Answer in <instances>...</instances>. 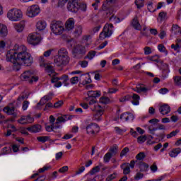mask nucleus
I'll list each match as a JSON object with an SVG mask.
<instances>
[{
  "label": "nucleus",
  "mask_w": 181,
  "mask_h": 181,
  "mask_svg": "<svg viewBox=\"0 0 181 181\" xmlns=\"http://www.w3.org/2000/svg\"><path fill=\"white\" fill-rule=\"evenodd\" d=\"M100 170V166H95L90 171V175H95V173H98V172Z\"/></svg>",
  "instance_id": "obj_47"
},
{
  "label": "nucleus",
  "mask_w": 181,
  "mask_h": 181,
  "mask_svg": "<svg viewBox=\"0 0 181 181\" xmlns=\"http://www.w3.org/2000/svg\"><path fill=\"white\" fill-rule=\"evenodd\" d=\"M132 98L133 100L132 101L133 105H139V100H141V97H139L138 94L134 93Z\"/></svg>",
  "instance_id": "obj_29"
},
{
  "label": "nucleus",
  "mask_w": 181,
  "mask_h": 181,
  "mask_svg": "<svg viewBox=\"0 0 181 181\" xmlns=\"http://www.w3.org/2000/svg\"><path fill=\"white\" fill-rule=\"evenodd\" d=\"M40 37L37 35V33H30L27 37V42L29 45L36 46L40 43Z\"/></svg>",
  "instance_id": "obj_9"
},
{
  "label": "nucleus",
  "mask_w": 181,
  "mask_h": 181,
  "mask_svg": "<svg viewBox=\"0 0 181 181\" xmlns=\"http://www.w3.org/2000/svg\"><path fill=\"white\" fill-rule=\"evenodd\" d=\"M91 111H95V114L93 115V121H101L103 119V115H104V108L99 104H95L93 107H90Z\"/></svg>",
  "instance_id": "obj_7"
},
{
  "label": "nucleus",
  "mask_w": 181,
  "mask_h": 181,
  "mask_svg": "<svg viewBox=\"0 0 181 181\" xmlns=\"http://www.w3.org/2000/svg\"><path fill=\"white\" fill-rule=\"evenodd\" d=\"M81 81L82 82V84L83 86H86V84H90L91 83V76L90 74H84L81 75Z\"/></svg>",
  "instance_id": "obj_17"
},
{
  "label": "nucleus",
  "mask_w": 181,
  "mask_h": 181,
  "mask_svg": "<svg viewBox=\"0 0 181 181\" xmlns=\"http://www.w3.org/2000/svg\"><path fill=\"white\" fill-rule=\"evenodd\" d=\"M144 177V174L141 173H137L134 176V180H140Z\"/></svg>",
  "instance_id": "obj_57"
},
{
  "label": "nucleus",
  "mask_w": 181,
  "mask_h": 181,
  "mask_svg": "<svg viewBox=\"0 0 181 181\" xmlns=\"http://www.w3.org/2000/svg\"><path fill=\"white\" fill-rule=\"evenodd\" d=\"M40 13V8L37 5H33L28 8L27 9V16L29 18H34Z\"/></svg>",
  "instance_id": "obj_14"
},
{
  "label": "nucleus",
  "mask_w": 181,
  "mask_h": 181,
  "mask_svg": "<svg viewBox=\"0 0 181 181\" xmlns=\"http://www.w3.org/2000/svg\"><path fill=\"white\" fill-rule=\"evenodd\" d=\"M52 100V97L50 95H45L41 98L40 103H38V105H45L47 103V101Z\"/></svg>",
  "instance_id": "obj_35"
},
{
  "label": "nucleus",
  "mask_w": 181,
  "mask_h": 181,
  "mask_svg": "<svg viewBox=\"0 0 181 181\" xmlns=\"http://www.w3.org/2000/svg\"><path fill=\"white\" fill-rule=\"evenodd\" d=\"M78 83V77L75 76L71 78V84H77Z\"/></svg>",
  "instance_id": "obj_64"
},
{
  "label": "nucleus",
  "mask_w": 181,
  "mask_h": 181,
  "mask_svg": "<svg viewBox=\"0 0 181 181\" xmlns=\"http://www.w3.org/2000/svg\"><path fill=\"white\" fill-rule=\"evenodd\" d=\"M20 132L21 134H23V135H29V132H28V127H21L20 128Z\"/></svg>",
  "instance_id": "obj_58"
},
{
  "label": "nucleus",
  "mask_w": 181,
  "mask_h": 181,
  "mask_svg": "<svg viewBox=\"0 0 181 181\" xmlns=\"http://www.w3.org/2000/svg\"><path fill=\"white\" fill-rule=\"evenodd\" d=\"M37 140L38 141V142H42V144H45V142H47V141H49V136H38L37 137Z\"/></svg>",
  "instance_id": "obj_40"
},
{
  "label": "nucleus",
  "mask_w": 181,
  "mask_h": 181,
  "mask_svg": "<svg viewBox=\"0 0 181 181\" xmlns=\"http://www.w3.org/2000/svg\"><path fill=\"white\" fill-rule=\"evenodd\" d=\"M132 25L136 30H141L142 29V27L141 26V24H139V21H138V17H135L132 23Z\"/></svg>",
  "instance_id": "obj_24"
},
{
  "label": "nucleus",
  "mask_w": 181,
  "mask_h": 181,
  "mask_svg": "<svg viewBox=\"0 0 181 181\" xmlns=\"http://www.w3.org/2000/svg\"><path fill=\"white\" fill-rule=\"evenodd\" d=\"M3 111L6 112V114H8V115H13L15 112V107H11L9 106H7L3 109Z\"/></svg>",
  "instance_id": "obj_31"
},
{
  "label": "nucleus",
  "mask_w": 181,
  "mask_h": 181,
  "mask_svg": "<svg viewBox=\"0 0 181 181\" xmlns=\"http://www.w3.org/2000/svg\"><path fill=\"white\" fill-rule=\"evenodd\" d=\"M6 46V42L5 41H0V52H4L5 50V47Z\"/></svg>",
  "instance_id": "obj_56"
},
{
  "label": "nucleus",
  "mask_w": 181,
  "mask_h": 181,
  "mask_svg": "<svg viewBox=\"0 0 181 181\" xmlns=\"http://www.w3.org/2000/svg\"><path fill=\"white\" fill-rule=\"evenodd\" d=\"M14 52L8 51L6 55V62L13 63L14 71H19L22 66H32L33 57L28 52V48L25 45H16L13 47Z\"/></svg>",
  "instance_id": "obj_1"
},
{
  "label": "nucleus",
  "mask_w": 181,
  "mask_h": 181,
  "mask_svg": "<svg viewBox=\"0 0 181 181\" xmlns=\"http://www.w3.org/2000/svg\"><path fill=\"white\" fill-rule=\"evenodd\" d=\"M159 111L162 115H166L170 112V107L168 105H163L160 107Z\"/></svg>",
  "instance_id": "obj_20"
},
{
  "label": "nucleus",
  "mask_w": 181,
  "mask_h": 181,
  "mask_svg": "<svg viewBox=\"0 0 181 181\" xmlns=\"http://www.w3.org/2000/svg\"><path fill=\"white\" fill-rule=\"evenodd\" d=\"M150 169L153 173L158 171V165H156V163H153V165L150 167Z\"/></svg>",
  "instance_id": "obj_63"
},
{
  "label": "nucleus",
  "mask_w": 181,
  "mask_h": 181,
  "mask_svg": "<svg viewBox=\"0 0 181 181\" xmlns=\"http://www.w3.org/2000/svg\"><path fill=\"white\" fill-rule=\"evenodd\" d=\"M23 16L22 11L15 8L10 9L7 13V18L13 22L21 21Z\"/></svg>",
  "instance_id": "obj_3"
},
{
  "label": "nucleus",
  "mask_w": 181,
  "mask_h": 181,
  "mask_svg": "<svg viewBox=\"0 0 181 181\" xmlns=\"http://www.w3.org/2000/svg\"><path fill=\"white\" fill-rule=\"evenodd\" d=\"M144 54L148 55V54H151V53H152V49H151L149 47H145L144 48Z\"/></svg>",
  "instance_id": "obj_60"
},
{
  "label": "nucleus",
  "mask_w": 181,
  "mask_h": 181,
  "mask_svg": "<svg viewBox=\"0 0 181 181\" xmlns=\"http://www.w3.org/2000/svg\"><path fill=\"white\" fill-rule=\"evenodd\" d=\"M35 119L30 115L22 116L18 120V122L19 124H22L23 125L25 124H32L34 122Z\"/></svg>",
  "instance_id": "obj_15"
},
{
  "label": "nucleus",
  "mask_w": 181,
  "mask_h": 181,
  "mask_svg": "<svg viewBox=\"0 0 181 181\" xmlns=\"http://www.w3.org/2000/svg\"><path fill=\"white\" fill-rule=\"evenodd\" d=\"M145 141H146V136H141L137 138V141L139 144H144Z\"/></svg>",
  "instance_id": "obj_52"
},
{
  "label": "nucleus",
  "mask_w": 181,
  "mask_h": 181,
  "mask_svg": "<svg viewBox=\"0 0 181 181\" xmlns=\"http://www.w3.org/2000/svg\"><path fill=\"white\" fill-rule=\"evenodd\" d=\"M11 148L10 146L4 147L1 150V155H8V153H11Z\"/></svg>",
  "instance_id": "obj_41"
},
{
  "label": "nucleus",
  "mask_w": 181,
  "mask_h": 181,
  "mask_svg": "<svg viewBox=\"0 0 181 181\" xmlns=\"http://www.w3.org/2000/svg\"><path fill=\"white\" fill-rule=\"evenodd\" d=\"M99 103L100 104H108V103H110V98L107 97H102L100 98Z\"/></svg>",
  "instance_id": "obj_45"
},
{
  "label": "nucleus",
  "mask_w": 181,
  "mask_h": 181,
  "mask_svg": "<svg viewBox=\"0 0 181 181\" xmlns=\"http://www.w3.org/2000/svg\"><path fill=\"white\" fill-rule=\"evenodd\" d=\"M114 30V25L111 23H106L103 28V30L100 34V39L103 40L105 37H110L112 35V30Z\"/></svg>",
  "instance_id": "obj_8"
},
{
  "label": "nucleus",
  "mask_w": 181,
  "mask_h": 181,
  "mask_svg": "<svg viewBox=\"0 0 181 181\" xmlns=\"http://www.w3.org/2000/svg\"><path fill=\"white\" fill-rule=\"evenodd\" d=\"M59 80H61L62 84H64V86H67L69 84H70V82H69V76L67 75H63L59 77Z\"/></svg>",
  "instance_id": "obj_34"
},
{
  "label": "nucleus",
  "mask_w": 181,
  "mask_h": 181,
  "mask_svg": "<svg viewBox=\"0 0 181 181\" xmlns=\"http://www.w3.org/2000/svg\"><path fill=\"white\" fill-rule=\"evenodd\" d=\"M144 0H136L135 4L136 5L138 9H141V8H144Z\"/></svg>",
  "instance_id": "obj_39"
},
{
  "label": "nucleus",
  "mask_w": 181,
  "mask_h": 181,
  "mask_svg": "<svg viewBox=\"0 0 181 181\" xmlns=\"http://www.w3.org/2000/svg\"><path fill=\"white\" fill-rule=\"evenodd\" d=\"M74 50L76 53H79V54H84L86 53V47L80 45H76Z\"/></svg>",
  "instance_id": "obj_26"
},
{
  "label": "nucleus",
  "mask_w": 181,
  "mask_h": 181,
  "mask_svg": "<svg viewBox=\"0 0 181 181\" xmlns=\"http://www.w3.org/2000/svg\"><path fill=\"white\" fill-rule=\"evenodd\" d=\"M108 153H110L111 156H115L118 153V146L114 145L112 147H110Z\"/></svg>",
  "instance_id": "obj_33"
},
{
  "label": "nucleus",
  "mask_w": 181,
  "mask_h": 181,
  "mask_svg": "<svg viewBox=\"0 0 181 181\" xmlns=\"http://www.w3.org/2000/svg\"><path fill=\"white\" fill-rule=\"evenodd\" d=\"M73 118V116L70 115H63V116H59L57 120L56 123L53 124V128H54V132L56 131V129H59L60 122H66V121H69V119H71Z\"/></svg>",
  "instance_id": "obj_13"
},
{
  "label": "nucleus",
  "mask_w": 181,
  "mask_h": 181,
  "mask_svg": "<svg viewBox=\"0 0 181 181\" xmlns=\"http://www.w3.org/2000/svg\"><path fill=\"white\" fill-rule=\"evenodd\" d=\"M45 64H47V63H46V60H45V57H40V66L41 67H43V66H45Z\"/></svg>",
  "instance_id": "obj_61"
},
{
  "label": "nucleus",
  "mask_w": 181,
  "mask_h": 181,
  "mask_svg": "<svg viewBox=\"0 0 181 181\" xmlns=\"http://www.w3.org/2000/svg\"><path fill=\"white\" fill-rule=\"evenodd\" d=\"M100 132V126L96 123H90L86 126V133L88 135H97Z\"/></svg>",
  "instance_id": "obj_11"
},
{
  "label": "nucleus",
  "mask_w": 181,
  "mask_h": 181,
  "mask_svg": "<svg viewBox=\"0 0 181 181\" xmlns=\"http://www.w3.org/2000/svg\"><path fill=\"white\" fill-rule=\"evenodd\" d=\"M8 35V28L6 25L0 23V37H5Z\"/></svg>",
  "instance_id": "obj_21"
},
{
  "label": "nucleus",
  "mask_w": 181,
  "mask_h": 181,
  "mask_svg": "<svg viewBox=\"0 0 181 181\" xmlns=\"http://www.w3.org/2000/svg\"><path fill=\"white\" fill-rule=\"evenodd\" d=\"M75 23H76V21H74V18H69L65 23L66 30H68V31L73 30V29H74Z\"/></svg>",
  "instance_id": "obj_16"
},
{
  "label": "nucleus",
  "mask_w": 181,
  "mask_h": 181,
  "mask_svg": "<svg viewBox=\"0 0 181 181\" xmlns=\"http://www.w3.org/2000/svg\"><path fill=\"white\" fill-rule=\"evenodd\" d=\"M115 177H117V173H114L113 174L110 175L106 178V181L114 180V179H115Z\"/></svg>",
  "instance_id": "obj_55"
},
{
  "label": "nucleus",
  "mask_w": 181,
  "mask_h": 181,
  "mask_svg": "<svg viewBox=\"0 0 181 181\" xmlns=\"http://www.w3.org/2000/svg\"><path fill=\"white\" fill-rule=\"evenodd\" d=\"M134 91L136 93H146V91H149V88L145 87L144 85H137L135 88H133Z\"/></svg>",
  "instance_id": "obj_22"
},
{
  "label": "nucleus",
  "mask_w": 181,
  "mask_h": 181,
  "mask_svg": "<svg viewBox=\"0 0 181 181\" xmlns=\"http://www.w3.org/2000/svg\"><path fill=\"white\" fill-rule=\"evenodd\" d=\"M51 83H54V87H62V83L60 81V77L56 76V75H53L51 78Z\"/></svg>",
  "instance_id": "obj_19"
},
{
  "label": "nucleus",
  "mask_w": 181,
  "mask_h": 181,
  "mask_svg": "<svg viewBox=\"0 0 181 181\" xmlns=\"http://www.w3.org/2000/svg\"><path fill=\"white\" fill-rule=\"evenodd\" d=\"M13 26L16 32L21 33L23 30V29H25V21H21L18 23H14Z\"/></svg>",
  "instance_id": "obj_23"
},
{
  "label": "nucleus",
  "mask_w": 181,
  "mask_h": 181,
  "mask_svg": "<svg viewBox=\"0 0 181 181\" xmlns=\"http://www.w3.org/2000/svg\"><path fill=\"white\" fill-rule=\"evenodd\" d=\"M83 33V27L81 25H78L75 28V30L74 32V35L75 37H78L79 36H81Z\"/></svg>",
  "instance_id": "obj_32"
},
{
  "label": "nucleus",
  "mask_w": 181,
  "mask_h": 181,
  "mask_svg": "<svg viewBox=\"0 0 181 181\" xmlns=\"http://www.w3.org/2000/svg\"><path fill=\"white\" fill-rule=\"evenodd\" d=\"M112 158V156H111L110 153H107L104 157H103V162L105 163H108L110 160H111V158Z\"/></svg>",
  "instance_id": "obj_38"
},
{
  "label": "nucleus",
  "mask_w": 181,
  "mask_h": 181,
  "mask_svg": "<svg viewBox=\"0 0 181 181\" xmlns=\"http://www.w3.org/2000/svg\"><path fill=\"white\" fill-rule=\"evenodd\" d=\"M46 21H40L36 24V28L38 30H45L46 29Z\"/></svg>",
  "instance_id": "obj_28"
},
{
  "label": "nucleus",
  "mask_w": 181,
  "mask_h": 181,
  "mask_svg": "<svg viewBox=\"0 0 181 181\" xmlns=\"http://www.w3.org/2000/svg\"><path fill=\"white\" fill-rule=\"evenodd\" d=\"M181 152V148H173L171 151L168 153L169 156L170 158H176L179 153Z\"/></svg>",
  "instance_id": "obj_25"
},
{
  "label": "nucleus",
  "mask_w": 181,
  "mask_h": 181,
  "mask_svg": "<svg viewBox=\"0 0 181 181\" xmlns=\"http://www.w3.org/2000/svg\"><path fill=\"white\" fill-rule=\"evenodd\" d=\"M137 165L139 168L141 172H146V170H148V168H149V165L144 162H139Z\"/></svg>",
  "instance_id": "obj_27"
},
{
  "label": "nucleus",
  "mask_w": 181,
  "mask_h": 181,
  "mask_svg": "<svg viewBox=\"0 0 181 181\" xmlns=\"http://www.w3.org/2000/svg\"><path fill=\"white\" fill-rule=\"evenodd\" d=\"M147 8L148 9L149 12H155L156 9H153V3L149 1L147 4Z\"/></svg>",
  "instance_id": "obj_49"
},
{
  "label": "nucleus",
  "mask_w": 181,
  "mask_h": 181,
  "mask_svg": "<svg viewBox=\"0 0 181 181\" xmlns=\"http://www.w3.org/2000/svg\"><path fill=\"white\" fill-rule=\"evenodd\" d=\"M113 1L115 0H106L102 6V11H104L105 12H106V11H108V9L110 8V5L112 4Z\"/></svg>",
  "instance_id": "obj_30"
},
{
  "label": "nucleus",
  "mask_w": 181,
  "mask_h": 181,
  "mask_svg": "<svg viewBox=\"0 0 181 181\" xmlns=\"http://www.w3.org/2000/svg\"><path fill=\"white\" fill-rule=\"evenodd\" d=\"M129 152V148L125 147L123 148L120 153V158H123V156H125Z\"/></svg>",
  "instance_id": "obj_48"
},
{
  "label": "nucleus",
  "mask_w": 181,
  "mask_h": 181,
  "mask_svg": "<svg viewBox=\"0 0 181 181\" xmlns=\"http://www.w3.org/2000/svg\"><path fill=\"white\" fill-rule=\"evenodd\" d=\"M70 62V57H69V52L66 48H61L58 51V56L54 57V63L56 66H60L64 64H67Z\"/></svg>",
  "instance_id": "obj_2"
},
{
  "label": "nucleus",
  "mask_w": 181,
  "mask_h": 181,
  "mask_svg": "<svg viewBox=\"0 0 181 181\" xmlns=\"http://www.w3.org/2000/svg\"><path fill=\"white\" fill-rule=\"evenodd\" d=\"M79 66H81V67H83V69H85V67H87V66H88V62L84 60V61H80L78 62Z\"/></svg>",
  "instance_id": "obj_54"
},
{
  "label": "nucleus",
  "mask_w": 181,
  "mask_h": 181,
  "mask_svg": "<svg viewBox=\"0 0 181 181\" xmlns=\"http://www.w3.org/2000/svg\"><path fill=\"white\" fill-rule=\"evenodd\" d=\"M50 28L54 35H62L64 32V25L62 21H52L50 24Z\"/></svg>",
  "instance_id": "obj_6"
},
{
  "label": "nucleus",
  "mask_w": 181,
  "mask_h": 181,
  "mask_svg": "<svg viewBox=\"0 0 181 181\" xmlns=\"http://www.w3.org/2000/svg\"><path fill=\"white\" fill-rule=\"evenodd\" d=\"M131 98V96L129 95H127L124 97L119 99V101L121 103H125V101H129V99Z\"/></svg>",
  "instance_id": "obj_59"
},
{
  "label": "nucleus",
  "mask_w": 181,
  "mask_h": 181,
  "mask_svg": "<svg viewBox=\"0 0 181 181\" xmlns=\"http://www.w3.org/2000/svg\"><path fill=\"white\" fill-rule=\"evenodd\" d=\"M28 107H29V101L25 100L23 103V106H22L23 111H26L28 110Z\"/></svg>",
  "instance_id": "obj_62"
},
{
  "label": "nucleus",
  "mask_w": 181,
  "mask_h": 181,
  "mask_svg": "<svg viewBox=\"0 0 181 181\" xmlns=\"http://www.w3.org/2000/svg\"><path fill=\"white\" fill-rule=\"evenodd\" d=\"M25 98H29V94L28 93H23L22 95H20L18 98V101L22 102Z\"/></svg>",
  "instance_id": "obj_44"
},
{
  "label": "nucleus",
  "mask_w": 181,
  "mask_h": 181,
  "mask_svg": "<svg viewBox=\"0 0 181 181\" xmlns=\"http://www.w3.org/2000/svg\"><path fill=\"white\" fill-rule=\"evenodd\" d=\"M96 53L97 52L95 51L89 52L87 54L88 59H89L90 60H93V59H94V57H95Z\"/></svg>",
  "instance_id": "obj_46"
},
{
  "label": "nucleus",
  "mask_w": 181,
  "mask_h": 181,
  "mask_svg": "<svg viewBox=\"0 0 181 181\" xmlns=\"http://www.w3.org/2000/svg\"><path fill=\"white\" fill-rule=\"evenodd\" d=\"M177 134H179V130L173 131L170 134H167V139H170V138H173V136H176Z\"/></svg>",
  "instance_id": "obj_50"
},
{
  "label": "nucleus",
  "mask_w": 181,
  "mask_h": 181,
  "mask_svg": "<svg viewBox=\"0 0 181 181\" xmlns=\"http://www.w3.org/2000/svg\"><path fill=\"white\" fill-rule=\"evenodd\" d=\"M63 104H64L63 100H59L58 102H57L54 104V108H60V107H62V105H63Z\"/></svg>",
  "instance_id": "obj_53"
},
{
  "label": "nucleus",
  "mask_w": 181,
  "mask_h": 181,
  "mask_svg": "<svg viewBox=\"0 0 181 181\" xmlns=\"http://www.w3.org/2000/svg\"><path fill=\"white\" fill-rule=\"evenodd\" d=\"M20 77L22 81H28L30 84H32V83H36V81L39 80V77L35 76V72L30 70L24 71Z\"/></svg>",
  "instance_id": "obj_5"
},
{
  "label": "nucleus",
  "mask_w": 181,
  "mask_h": 181,
  "mask_svg": "<svg viewBox=\"0 0 181 181\" xmlns=\"http://www.w3.org/2000/svg\"><path fill=\"white\" fill-rule=\"evenodd\" d=\"M42 67H45V71L47 72V73H54V69H53V66H52L50 64H45L44 66Z\"/></svg>",
  "instance_id": "obj_37"
},
{
  "label": "nucleus",
  "mask_w": 181,
  "mask_h": 181,
  "mask_svg": "<svg viewBox=\"0 0 181 181\" xmlns=\"http://www.w3.org/2000/svg\"><path fill=\"white\" fill-rule=\"evenodd\" d=\"M175 86H181V76H175L173 77Z\"/></svg>",
  "instance_id": "obj_36"
},
{
  "label": "nucleus",
  "mask_w": 181,
  "mask_h": 181,
  "mask_svg": "<svg viewBox=\"0 0 181 181\" xmlns=\"http://www.w3.org/2000/svg\"><path fill=\"white\" fill-rule=\"evenodd\" d=\"M27 129L28 131H29V132H31L32 134H37V132H40V131H42V125L35 124L28 127Z\"/></svg>",
  "instance_id": "obj_18"
},
{
  "label": "nucleus",
  "mask_w": 181,
  "mask_h": 181,
  "mask_svg": "<svg viewBox=\"0 0 181 181\" xmlns=\"http://www.w3.org/2000/svg\"><path fill=\"white\" fill-rule=\"evenodd\" d=\"M145 153L144 152H140L139 153H138L136 156V159L137 160H144V159H145Z\"/></svg>",
  "instance_id": "obj_43"
},
{
  "label": "nucleus",
  "mask_w": 181,
  "mask_h": 181,
  "mask_svg": "<svg viewBox=\"0 0 181 181\" xmlns=\"http://www.w3.org/2000/svg\"><path fill=\"white\" fill-rule=\"evenodd\" d=\"M67 9L69 12L76 13L80 9V0H69Z\"/></svg>",
  "instance_id": "obj_10"
},
{
  "label": "nucleus",
  "mask_w": 181,
  "mask_h": 181,
  "mask_svg": "<svg viewBox=\"0 0 181 181\" xmlns=\"http://www.w3.org/2000/svg\"><path fill=\"white\" fill-rule=\"evenodd\" d=\"M49 169H52V167L49 165H45L42 168H40L38 172L39 173H43V172H46V170H49Z\"/></svg>",
  "instance_id": "obj_51"
},
{
  "label": "nucleus",
  "mask_w": 181,
  "mask_h": 181,
  "mask_svg": "<svg viewBox=\"0 0 181 181\" xmlns=\"http://www.w3.org/2000/svg\"><path fill=\"white\" fill-rule=\"evenodd\" d=\"M88 97L85 98V101L88 103V105H95L97 103V98L101 95V92L98 90H89L87 93Z\"/></svg>",
  "instance_id": "obj_4"
},
{
  "label": "nucleus",
  "mask_w": 181,
  "mask_h": 181,
  "mask_svg": "<svg viewBox=\"0 0 181 181\" xmlns=\"http://www.w3.org/2000/svg\"><path fill=\"white\" fill-rule=\"evenodd\" d=\"M180 42H181V40L177 39V44L175 45V44H173L171 45V49H173V50H175V52H177V50H179V49L180 47L179 46V43H180Z\"/></svg>",
  "instance_id": "obj_42"
},
{
  "label": "nucleus",
  "mask_w": 181,
  "mask_h": 181,
  "mask_svg": "<svg viewBox=\"0 0 181 181\" xmlns=\"http://www.w3.org/2000/svg\"><path fill=\"white\" fill-rule=\"evenodd\" d=\"M136 161L131 160L130 163H124L121 165L120 168L123 170V175H129L131 173V169L135 168V163Z\"/></svg>",
  "instance_id": "obj_12"
}]
</instances>
